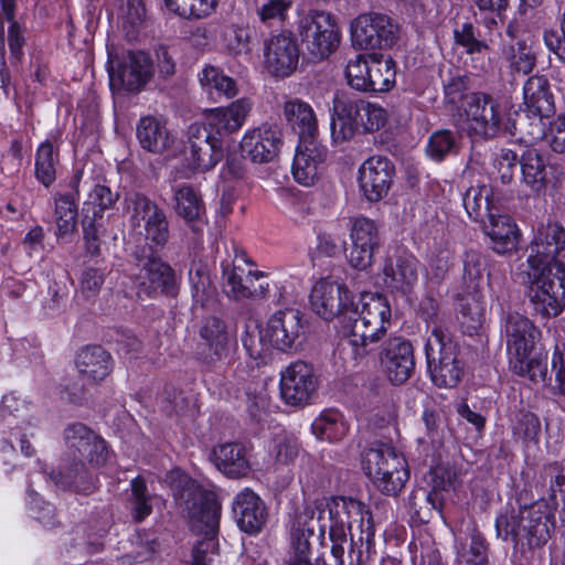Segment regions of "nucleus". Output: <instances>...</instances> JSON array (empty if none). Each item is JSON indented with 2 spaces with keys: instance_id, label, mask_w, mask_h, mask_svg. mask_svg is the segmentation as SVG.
I'll list each match as a JSON object with an SVG mask.
<instances>
[{
  "instance_id": "17",
  "label": "nucleus",
  "mask_w": 565,
  "mask_h": 565,
  "mask_svg": "<svg viewBox=\"0 0 565 565\" xmlns=\"http://www.w3.org/2000/svg\"><path fill=\"white\" fill-rule=\"evenodd\" d=\"M185 159L198 172L214 169L223 159V141L209 132L205 126L194 122L186 131Z\"/></svg>"
},
{
  "instance_id": "18",
  "label": "nucleus",
  "mask_w": 565,
  "mask_h": 565,
  "mask_svg": "<svg viewBox=\"0 0 565 565\" xmlns=\"http://www.w3.org/2000/svg\"><path fill=\"white\" fill-rule=\"evenodd\" d=\"M303 333L302 313L294 308L275 311L264 327V338L269 347L284 353L297 349Z\"/></svg>"
},
{
  "instance_id": "55",
  "label": "nucleus",
  "mask_w": 565,
  "mask_h": 565,
  "mask_svg": "<svg viewBox=\"0 0 565 565\" xmlns=\"http://www.w3.org/2000/svg\"><path fill=\"white\" fill-rule=\"evenodd\" d=\"M116 199L117 196L113 194L109 188L97 184L84 202L82 215L88 214L93 218H102L104 212L115 203Z\"/></svg>"
},
{
  "instance_id": "1",
  "label": "nucleus",
  "mask_w": 565,
  "mask_h": 565,
  "mask_svg": "<svg viewBox=\"0 0 565 565\" xmlns=\"http://www.w3.org/2000/svg\"><path fill=\"white\" fill-rule=\"evenodd\" d=\"M174 489V499L186 513L194 530L203 532L205 539L193 547L192 565H212L217 556V543L213 537L221 516V507L213 493L205 491L186 475L180 476Z\"/></svg>"
},
{
  "instance_id": "45",
  "label": "nucleus",
  "mask_w": 565,
  "mask_h": 565,
  "mask_svg": "<svg viewBox=\"0 0 565 565\" xmlns=\"http://www.w3.org/2000/svg\"><path fill=\"white\" fill-rule=\"evenodd\" d=\"M366 92H387L395 84V62L390 56L371 54Z\"/></svg>"
},
{
  "instance_id": "52",
  "label": "nucleus",
  "mask_w": 565,
  "mask_h": 565,
  "mask_svg": "<svg viewBox=\"0 0 565 565\" xmlns=\"http://www.w3.org/2000/svg\"><path fill=\"white\" fill-rule=\"evenodd\" d=\"M50 479L63 489L73 488L78 492H89L93 489L89 473L82 461H75L63 472H52Z\"/></svg>"
},
{
  "instance_id": "28",
  "label": "nucleus",
  "mask_w": 565,
  "mask_h": 565,
  "mask_svg": "<svg viewBox=\"0 0 565 565\" xmlns=\"http://www.w3.org/2000/svg\"><path fill=\"white\" fill-rule=\"evenodd\" d=\"M139 274L138 285L149 294L158 291L169 292L174 285V273L172 268L151 253V248L143 249L142 254L136 255Z\"/></svg>"
},
{
  "instance_id": "5",
  "label": "nucleus",
  "mask_w": 565,
  "mask_h": 565,
  "mask_svg": "<svg viewBox=\"0 0 565 565\" xmlns=\"http://www.w3.org/2000/svg\"><path fill=\"white\" fill-rule=\"evenodd\" d=\"M518 278L526 288L533 310L543 318L557 317L565 309V268L519 267Z\"/></svg>"
},
{
  "instance_id": "62",
  "label": "nucleus",
  "mask_w": 565,
  "mask_h": 565,
  "mask_svg": "<svg viewBox=\"0 0 565 565\" xmlns=\"http://www.w3.org/2000/svg\"><path fill=\"white\" fill-rule=\"evenodd\" d=\"M96 434L81 423L72 424L65 429V440L70 449L81 452L89 446Z\"/></svg>"
},
{
  "instance_id": "10",
  "label": "nucleus",
  "mask_w": 565,
  "mask_h": 565,
  "mask_svg": "<svg viewBox=\"0 0 565 565\" xmlns=\"http://www.w3.org/2000/svg\"><path fill=\"white\" fill-rule=\"evenodd\" d=\"M298 33L309 54L317 60L328 57L340 43L335 19L323 10H309L301 17Z\"/></svg>"
},
{
  "instance_id": "9",
  "label": "nucleus",
  "mask_w": 565,
  "mask_h": 565,
  "mask_svg": "<svg viewBox=\"0 0 565 565\" xmlns=\"http://www.w3.org/2000/svg\"><path fill=\"white\" fill-rule=\"evenodd\" d=\"M495 529L501 539L505 541L511 539L516 544L529 547L545 543L548 536L542 513L530 507L501 513L497 516Z\"/></svg>"
},
{
  "instance_id": "14",
  "label": "nucleus",
  "mask_w": 565,
  "mask_h": 565,
  "mask_svg": "<svg viewBox=\"0 0 565 565\" xmlns=\"http://www.w3.org/2000/svg\"><path fill=\"white\" fill-rule=\"evenodd\" d=\"M109 86L113 90L139 92L151 79L153 65L150 56L142 51H127L108 60Z\"/></svg>"
},
{
  "instance_id": "31",
  "label": "nucleus",
  "mask_w": 565,
  "mask_h": 565,
  "mask_svg": "<svg viewBox=\"0 0 565 565\" xmlns=\"http://www.w3.org/2000/svg\"><path fill=\"white\" fill-rule=\"evenodd\" d=\"M223 289L233 299H245L249 297H263L268 290L267 282H259L257 287L252 286L253 280L265 278L263 271L245 270L237 264L223 263Z\"/></svg>"
},
{
  "instance_id": "27",
  "label": "nucleus",
  "mask_w": 565,
  "mask_h": 565,
  "mask_svg": "<svg viewBox=\"0 0 565 565\" xmlns=\"http://www.w3.org/2000/svg\"><path fill=\"white\" fill-rule=\"evenodd\" d=\"M327 152L318 141H299L291 167L295 181L305 186L312 185L324 169Z\"/></svg>"
},
{
  "instance_id": "54",
  "label": "nucleus",
  "mask_w": 565,
  "mask_h": 565,
  "mask_svg": "<svg viewBox=\"0 0 565 565\" xmlns=\"http://www.w3.org/2000/svg\"><path fill=\"white\" fill-rule=\"evenodd\" d=\"M166 8L182 17L201 19L212 14L220 0H163Z\"/></svg>"
},
{
  "instance_id": "38",
  "label": "nucleus",
  "mask_w": 565,
  "mask_h": 565,
  "mask_svg": "<svg viewBox=\"0 0 565 565\" xmlns=\"http://www.w3.org/2000/svg\"><path fill=\"white\" fill-rule=\"evenodd\" d=\"M200 338L209 350L207 363L221 361L227 356L231 335L224 321L216 317L206 318L200 328Z\"/></svg>"
},
{
  "instance_id": "36",
  "label": "nucleus",
  "mask_w": 565,
  "mask_h": 565,
  "mask_svg": "<svg viewBox=\"0 0 565 565\" xmlns=\"http://www.w3.org/2000/svg\"><path fill=\"white\" fill-rule=\"evenodd\" d=\"M482 224L495 253L504 255L516 250L520 231L509 215H500L495 212Z\"/></svg>"
},
{
  "instance_id": "24",
  "label": "nucleus",
  "mask_w": 565,
  "mask_h": 565,
  "mask_svg": "<svg viewBox=\"0 0 565 565\" xmlns=\"http://www.w3.org/2000/svg\"><path fill=\"white\" fill-rule=\"evenodd\" d=\"M316 509L305 504L298 507L289 522L291 554L286 565H313L310 539L315 534Z\"/></svg>"
},
{
  "instance_id": "21",
  "label": "nucleus",
  "mask_w": 565,
  "mask_h": 565,
  "mask_svg": "<svg viewBox=\"0 0 565 565\" xmlns=\"http://www.w3.org/2000/svg\"><path fill=\"white\" fill-rule=\"evenodd\" d=\"M379 356L383 372L393 385L404 384L415 370L413 345L402 337L387 339Z\"/></svg>"
},
{
  "instance_id": "35",
  "label": "nucleus",
  "mask_w": 565,
  "mask_h": 565,
  "mask_svg": "<svg viewBox=\"0 0 565 565\" xmlns=\"http://www.w3.org/2000/svg\"><path fill=\"white\" fill-rule=\"evenodd\" d=\"M216 468L230 478L246 477L252 467L247 448L239 443L221 444L213 449Z\"/></svg>"
},
{
  "instance_id": "60",
  "label": "nucleus",
  "mask_w": 565,
  "mask_h": 565,
  "mask_svg": "<svg viewBox=\"0 0 565 565\" xmlns=\"http://www.w3.org/2000/svg\"><path fill=\"white\" fill-rule=\"evenodd\" d=\"M150 499L145 481L138 478L134 479L131 482V503L135 521L141 522L152 512V507L149 503Z\"/></svg>"
},
{
  "instance_id": "6",
  "label": "nucleus",
  "mask_w": 565,
  "mask_h": 565,
  "mask_svg": "<svg viewBox=\"0 0 565 565\" xmlns=\"http://www.w3.org/2000/svg\"><path fill=\"white\" fill-rule=\"evenodd\" d=\"M329 536L343 539L350 535V546H371L374 541V524L370 509L359 500L337 497L328 503Z\"/></svg>"
},
{
  "instance_id": "29",
  "label": "nucleus",
  "mask_w": 565,
  "mask_h": 565,
  "mask_svg": "<svg viewBox=\"0 0 565 565\" xmlns=\"http://www.w3.org/2000/svg\"><path fill=\"white\" fill-rule=\"evenodd\" d=\"M234 520L241 531L249 534H258L267 522L265 503L248 488L238 492L232 504Z\"/></svg>"
},
{
  "instance_id": "11",
  "label": "nucleus",
  "mask_w": 565,
  "mask_h": 565,
  "mask_svg": "<svg viewBox=\"0 0 565 565\" xmlns=\"http://www.w3.org/2000/svg\"><path fill=\"white\" fill-rule=\"evenodd\" d=\"M465 111L470 129L484 138H493L500 134L515 136L516 124L510 122L503 107L490 95L468 96Z\"/></svg>"
},
{
  "instance_id": "46",
  "label": "nucleus",
  "mask_w": 565,
  "mask_h": 565,
  "mask_svg": "<svg viewBox=\"0 0 565 565\" xmlns=\"http://www.w3.org/2000/svg\"><path fill=\"white\" fill-rule=\"evenodd\" d=\"M509 6V0H471V12L477 23L492 31L504 22Z\"/></svg>"
},
{
  "instance_id": "41",
  "label": "nucleus",
  "mask_w": 565,
  "mask_h": 565,
  "mask_svg": "<svg viewBox=\"0 0 565 565\" xmlns=\"http://www.w3.org/2000/svg\"><path fill=\"white\" fill-rule=\"evenodd\" d=\"M463 206L471 220L484 223L498 212L493 200V189L490 184L470 186L463 195Z\"/></svg>"
},
{
  "instance_id": "37",
  "label": "nucleus",
  "mask_w": 565,
  "mask_h": 565,
  "mask_svg": "<svg viewBox=\"0 0 565 565\" xmlns=\"http://www.w3.org/2000/svg\"><path fill=\"white\" fill-rule=\"evenodd\" d=\"M284 115L299 135V141H318V118L310 104L299 98L287 100L284 105Z\"/></svg>"
},
{
  "instance_id": "13",
  "label": "nucleus",
  "mask_w": 565,
  "mask_h": 565,
  "mask_svg": "<svg viewBox=\"0 0 565 565\" xmlns=\"http://www.w3.org/2000/svg\"><path fill=\"white\" fill-rule=\"evenodd\" d=\"M525 263L519 267L565 268L558 256L565 250V228L557 222L541 223L533 230Z\"/></svg>"
},
{
  "instance_id": "22",
  "label": "nucleus",
  "mask_w": 565,
  "mask_h": 565,
  "mask_svg": "<svg viewBox=\"0 0 565 565\" xmlns=\"http://www.w3.org/2000/svg\"><path fill=\"white\" fill-rule=\"evenodd\" d=\"M264 57L265 66L273 75H291L299 62L297 39L287 30L270 35L264 43Z\"/></svg>"
},
{
  "instance_id": "59",
  "label": "nucleus",
  "mask_w": 565,
  "mask_h": 565,
  "mask_svg": "<svg viewBox=\"0 0 565 565\" xmlns=\"http://www.w3.org/2000/svg\"><path fill=\"white\" fill-rule=\"evenodd\" d=\"M454 39L457 45L465 49L467 54L479 55L489 46L476 35V29L471 22H465L454 30Z\"/></svg>"
},
{
  "instance_id": "34",
  "label": "nucleus",
  "mask_w": 565,
  "mask_h": 565,
  "mask_svg": "<svg viewBox=\"0 0 565 565\" xmlns=\"http://www.w3.org/2000/svg\"><path fill=\"white\" fill-rule=\"evenodd\" d=\"M75 366L83 381L94 384L109 374L111 356L100 345H88L77 353Z\"/></svg>"
},
{
  "instance_id": "2",
  "label": "nucleus",
  "mask_w": 565,
  "mask_h": 565,
  "mask_svg": "<svg viewBox=\"0 0 565 565\" xmlns=\"http://www.w3.org/2000/svg\"><path fill=\"white\" fill-rule=\"evenodd\" d=\"M391 307L386 298L376 292H364L358 305L353 302L347 315L349 324L343 350L355 361L372 354L376 343L386 333Z\"/></svg>"
},
{
  "instance_id": "12",
  "label": "nucleus",
  "mask_w": 565,
  "mask_h": 565,
  "mask_svg": "<svg viewBox=\"0 0 565 565\" xmlns=\"http://www.w3.org/2000/svg\"><path fill=\"white\" fill-rule=\"evenodd\" d=\"M125 211L131 227L158 246L169 238V223L164 211L149 198L135 193L126 198Z\"/></svg>"
},
{
  "instance_id": "15",
  "label": "nucleus",
  "mask_w": 565,
  "mask_h": 565,
  "mask_svg": "<svg viewBox=\"0 0 565 565\" xmlns=\"http://www.w3.org/2000/svg\"><path fill=\"white\" fill-rule=\"evenodd\" d=\"M351 41L360 50L393 46L398 38V26L382 13H364L356 17L350 26Z\"/></svg>"
},
{
  "instance_id": "42",
  "label": "nucleus",
  "mask_w": 565,
  "mask_h": 565,
  "mask_svg": "<svg viewBox=\"0 0 565 565\" xmlns=\"http://www.w3.org/2000/svg\"><path fill=\"white\" fill-rule=\"evenodd\" d=\"M523 98L525 111L536 114H553L554 99L550 92L547 78L544 76H532L523 86Z\"/></svg>"
},
{
  "instance_id": "19",
  "label": "nucleus",
  "mask_w": 565,
  "mask_h": 565,
  "mask_svg": "<svg viewBox=\"0 0 565 565\" xmlns=\"http://www.w3.org/2000/svg\"><path fill=\"white\" fill-rule=\"evenodd\" d=\"M310 303L318 316L324 320H332L339 316L347 318L353 300L344 284L332 277H326L312 287Z\"/></svg>"
},
{
  "instance_id": "43",
  "label": "nucleus",
  "mask_w": 565,
  "mask_h": 565,
  "mask_svg": "<svg viewBox=\"0 0 565 565\" xmlns=\"http://www.w3.org/2000/svg\"><path fill=\"white\" fill-rule=\"evenodd\" d=\"M202 89L211 97L234 98L238 94L236 81L215 66H205L199 74Z\"/></svg>"
},
{
  "instance_id": "51",
  "label": "nucleus",
  "mask_w": 565,
  "mask_h": 565,
  "mask_svg": "<svg viewBox=\"0 0 565 565\" xmlns=\"http://www.w3.org/2000/svg\"><path fill=\"white\" fill-rule=\"evenodd\" d=\"M294 0H259L256 6V14L267 28L282 26L289 20Z\"/></svg>"
},
{
  "instance_id": "30",
  "label": "nucleus",
  "mask_w": 565,
  "mask_h": 565,
  "mask_svg": "<svg viewBox=\"0 0 565 565\" xmlns=\"http://www.w3.org/2000/svg\"><path fill=\"white\" fill-rule=\"evenodd\" d=\"M83 175L77 171L71 179V190L67 192H56L54 200V223L56 226L55 236L57 239H64L72 236L77 227V203L79 199V181Z\"/></svg>"
},
{
  "instance_id": "44",
  "label": "nucleus",
  "mask_w": 565,
  "mask_h": 565,
  "mask_svg": "<svg viewBox=\"0 0 565 565\" xmlns=\"http://www.w3.org/2000/svg\"><path fill=\"white\" fill-rule=\"evenodd\" d=\"M311 430L320 440L334 443L344 438L349 424L339 411L327 409L312 422Z\"/></svg>"
},
{
  "instance_id": "25",
  "label": "nucleus",
  "mask_w": 565,
  "mask_h": 565,
  "mask_svg": "<svg viewBox=\"0 0 565 565\" xmlns=\"http://www.w3.org/2000/svg\"><path fill=\"white\" fill-rule=\"evenodd\" d=\"M395 167L393 162L382 156L366 159L359 169V184L369 202H379L387 195Z\"/></svg>"
},
{
  "instance_id": "39",
  "label": "nucleus",
  "mask_w": 565,
  "mask_h": 565,
  "mask_svg": "<svg viewBox=\"0 0 565 565\" xmlns=\"http://www.w3.org/2000/svg\"><path fill=\"white\" fill-rule=\"evenodd\" d=\"M137 138L141 147L150 152L160 153L171 147L174 136L156 117H142L137 125Z\"/></svg>"
},
{
  "instance_id": "4",
  "label": "nucleus",
  "mask_w": 565,
  "mask_h": 565,
  "mask_svg": "<svg viewBox=\"0 0 565 565\" xmlns=\"http://www.w3.org/2000/svg\"><path fill=\"white\" fill-rule=\"evenodd\" d=\"M386 121L387 113L377 104L353 99L344 94H337L333 98L330 129L337 143L351 140L359 127L364 132H374Z\"/></svg>"
},
{
  "instance_id": "20",
  "label": "nucleus",
  "mask_w": 565,
  "mask_h": 565,
  "mask_svg": "<svg viewBox=\"0 0 565 565\" xmlns=\"http://www.w3.org/2000/svg\"><path fill=\"white\" fill-rule=\"evenodd\" d=\"M253 109V102L248 97L233 100L226 106L209 108L203 111V121L209 132L222 140L223 137L236 134L246 124Z\"/></svg>"
},
{
  "instance_id": "16",
  "label": "nucleus",
  "mask_w": 565,
  "mask_h": 565,
  "mask_svg": "<svg viewBox=\"0 0 565 565\" xmlns=\"http://www.w3.org/2000/svg\"><path fill=\"white\" fill-rule=\"evenodd\" d=\"M279 388L286 404L305 406L317 395L319 376L312 364L298 360L280 371Z\"/></svg>"
},
{
  "instance_id": "23",
  "label": "nucleus",
  "mask_w": 565,
  "mask_h": 565,
  "mask_svg": "<svg viewBox=\"0 0 565 565\" xmlns=\"http://www.w3.org/2000/svg\"><path fill=\"white\" fill-rule=\"evenodd\" d=\"M351 249L349 264L359 270H364L373 263L374 250L379 247L380 236L375 222L365 216L350 220Z\"/></svg>"
},
{
  "instance_id": "40",
  "label": "nucleus",
  "mask_w": 565,
  "mask_h": 565,
  "mask_svg": "<svg viewBox=\"0 0 565 565\" xmlns=\"http://www.w3.org/2000/svg\"><path fill=\"white\" fill-rule=\"evenodd\" d=\"M189 281L193 306L210 307L215 299L216 289L211 278V267L207 262L194 260L189 270Z\"/></svg>"
},
{
  "instance_id": "3",
  "label": "nucleus",
  "mask_w": 565,
  "mask_h": 565,
  "mask_svg": "<svg viewBox=\"0 0 565 565\" xmlns=\"http://www.w3.org/2000/svg\"><path fill=\"white\" fill-rule=\"evenodd\" d=\"M500 332L512 372L535 383L544 381L546 362L542 354L535 352L542 337L539 327L526 316L512 311L502 316Z\"/></svg>"
},
{
  "instance_id": "50",
  "label": "nucleus",
  "mask_w": 565,
  "mask_h": 565,
  "mask_svg": "<svg viewBox=\"0 0 565 565\" xmlns=\"http://www.w3.org/2000/svg\"><path fill=\"white\" fill-rule=\"evenodd\" d=\"M58 151L50 140L43 141L35 153V177L45 186L52 185L56 179Z\"/></svg>"
},
{
  "instance_id": "47",
  "label": "nucleus",
  "mask_w": 565,
  "mask_h": 565,
  "mask_svg": "<svg viewBox=\"0 0 565 565\" xmlns=\"http://www.w3.org/2000/svg\"><path fill=\"white\" fill-rule=\"evenodd\" d=\"M460 140V134L457 131L449 129L436 130L428 138L426 153L431 160L440 162L459 152Z\"/></svg>"
},
{
  "instance_id": "53",
  "label": "nucleus",
  "mask_w": 565,
  "mask_h": 565,
  "mask_svg": "<svg viewBox=\"0 0 565 565\" xmlns=\"http://www.w3.org/2000/svg\"><path fill=\"white\" fill-rule=\"evenodd\" d=\"M454 565H487V548L480 534H472L469 542L456 541Z\"/></svg>"
},
{
  "instance_id": "26",
  "label": "nucleus",
  "mask_w": 565,
  "mask_h": 565,
  "mask_svg": "<svg viewBox=\"0 0 565 565\" xmlns=\"http://www.w3.org/2000/svg\"><path fill=\"white\" fill-rule=\"evenodd\" d=\"M281 145L280 130L269 125L247 129L239 141L243 156L259 164L271 162Z\"/></svg>"
},
{
  "instance_id": "32",
  "label": "nucleus",
  "mask_w": 565,
  "mask_h": 565,
  "mask_svg": "<svg viewBox=\"0 0 565 565\" xmlns=\"http://www.w3.org/2000/svg\"><path fill=\"white\" fill-rule=\"evenodd\" d=\"M171 191L174 213L194 231H198L196 225L203 223L206 215L200 189L190 183H180L172 185Z\"/></svg>"
},
{
  "instance_id": "57",
  "label": "nucleus",
  "mask_w": 565,
  "mask_h": 565,
  "mask_svg": "<svg viewBox=\"0 0 565 565\" xmlns=\"http://www.w3.org/2000/svg\"><path fill=\"white\" fill-rule=\"evenodd\" d=\"M370 64L371 54H359L354 58L349 60L345 67V77L352 88L366 92Z\"/></svg>"
},
{
  "instance_id": "49",
  "label": "nucleus",
  "mask_w": 565,
  "mask_h": 565,
  "mask_svg": "<svg viewBox=\"0 0 565 565\" xmlns=\"http://www.w3.org/2000/svg\"><path fill=\"white\" fill-rule=\"evenodd\" d=\"M521 171L523 181L533 191H540L544 186L547 178V167L544 157L535 149H529L523 153Z\"/></svg>"
},
{
  "instance_id": "61",
  "label": "nucleus",
  "mask_w": 565,
  "mask_h": 565,
  "mask_svg": "<svg viewBox=\"0 0 565 565\" xmlns=\"http://www.w3.org/2000/svg\"><path fill=\"white\" fill-rule=\"evenodd\" d=\"M518 156L509 149H501L493 160L492 174L503 184L510 183L518 167Z\"/></svg>"
},
{
  "instance_id": "48",
  "label": "nucleus",
  "mask_w": 565,
  "mask_h": 565,
  "mask_svg": "<svg viewBox=\"0 0 565 565\" xmlns=\"http://www.w3.org/2000/svg\"><path fill=\"white\" fill-rule=\"evenodd\" d=\"M552 114L529 113L524 116L518 115V119L510 118V122L516 124L515 136L520 134V138L527 142H537L548 137L546 127L550 125V116Z\"/></svg>"
},
{
  "instance_id": "64",
  "label": "nucleus",
  "mask_w": 565,
  "mask_h": 565,
  "mask_svg": "<svg viewBox=\"0 0 565 565\" xmlns=\"http://www.w3.org/2000/svg\"><path fill=\"white\" fill-rule=\"evenodd\" d=\"M487 267L486 258L476 250H469L463 259V276L471 282H476L482 278Z\"/></svg>"
},
{
  "instance_id": "7",
  "label": "nucleus",
  "mask_w": 565,
  "mask_h": 565,
  "mask_svg": "<svg viewBox=\"0 0 565 565\" xmlns=\"http://www.w3.org/2000/svg\"><path fill=\"white\" fill-rule=\"evenodd\" d=\"M430 379L438 387H455L462 379L465 365L458 356V345L449 331L435 326L425 345Z\"/></svg>"
},
{
  "instance_id": "33",
  "label": "nucleus",
  "mask_w": 565,
  "mask_h": 565,
  "mask_svg": "<svg viewBox=\"0 0 565 565\" xmlns=\"http://www.w3.org/2000/svg\"><path fill=\"white\" fill-rule=\"evenodd\" d=\"M419 263L412 255L390 258L383 267V284L391 291L409 292L418 281Z\"/></svg>"
},
{
  "instance_id": "63",
  "label": "nucleus",
  "mask_w": 565,
  "mask_h": 565,
  "mask_svg": "<svg viewBox=\"0 0 565 565\" xmlns=\"http://www.w3.org/2000/svg\"><path fill=\"white\" fill-rule=\"evenodd\" d=\"M243 347L254 360H262L267 351L273 349L264 338V328L257 333L247 331L242 338Z\"/></svg>"
},
{
  "instance_id": "58",
  "label": "nucleus",
  "mask_w": 565,
  "mask_h": 565,
  "mask_svg": "<svg viewBox=\"0 0 565 565\" xmlns=\"http://www.w3.org/2000/svg\"><path fill=\"white\" fill-rule=\"evenodd\" d=\"M504 55L509 60L511 66L519 73L529 74L535 64V56L530 46L524 42L509 45L504 50Z\"/></svg>"
},
{
  "instance_id": "8",
  "label": "nucleus",
  "mask_w": 565,
  "mask_h": 565,
  "mask_svg": "<svg viewBox=\"0 0 565 565\" xmlns=\"http://www.w3.org/2000/svg\"><path fill=\"white\" fill-rule=\"evenodd\" d=\"M362 465L374 486L387 495L399 493L409 479L405 457L387 444L367 449L363 455Z\"/></svg>"
},
{
  "instance_id": "56",
  "label": "nucleus",
  "mask_w": 565,
  "mask_h": 565,
  "mask_svg": "<svg viewBox=\"0 0 565 565\" xmlns=\"http://www.w3.org/2000/svg\"><path fill=\"white\" fill-rule=\"evenodd\" d=\"M299 448L300 446L296 437L282 433L274 438L269 447V455L277 465L287 466L297 458Z\"/></svg>"
}]
</instances>
